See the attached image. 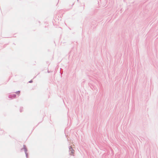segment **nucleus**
<instances>
[{
    "mask_svg": "<svg viewBox=\"0 0 158 158\" xmlns=\"http://www.w3.org/2000/svg\"><path fill=\"white\" fill-rule=\"evenodd\" d=\"M70 150L71 151L70 154L72 155H73L74 154V150H73L72 148H70Z\"/></svg>",
    "mask_w": 158,
    "mask_h": 158,
    "instance_id": "nucleus-1",
    "label": "nucleus"
},
{
    "mask_svg": "<svg viewBox=\"0 0 158 158\" xmlns=\"http://www.w3.org/2000/svg\"><path fill=\"white\" fill-rule=\"evenodd\" d=\"M20 93V91H18L16 92V94H19Z\"/></svg>",
    "mask_w": 158,
    "mask_h": 158,
    "instance_id": "nucleus-2",
    "label": "nucleus"
},
{
    "mask_svg": "<svg viewBox=\"0 0 158 158\" xmlns=\"http://www.w3.org/2000/svg\"><path fill=\"white\" fill-rule=\"evenodd\" d=\"M24 150H25V152H26V150L25 148H24Z\"/></svg>",
    "mask_w": 158,
    "mask_h": 158,
    "instance_id": "nucleus-3",
    "label": "nucleus"
},
{
    "mask_svg": "<svg viewBox=\"0 0 158 158\" xmlns=\"http://www.w3.org/2000/svg\"><path fill=\"white\" fill-rule=\"evenodd\" d=\"M32 82V81H30L29 82H30V83H31V82Z\"/></svg>",
    "mask_w": 158,
    "mask_h": 158,
    "instance_id": "nucleus-4",
    "label": "nucleus"
},
{
    "mask_svg": "<svg viewBox=\"0 0 158 158\" xmlns=\"http://www.w3.org/2000/svg\"><path fill=\"white\" fill-rule=\"evenodd\" d=\"M14 97H15V95H14Z\"/></svg>",
    "mask_w": 158,
    "mask_h": 158,
    "instance_id": "nucleus-5",
    "label": "nucleus"
}]
</instances>
